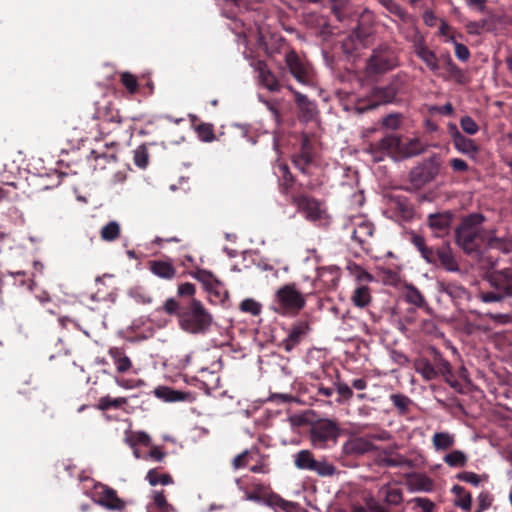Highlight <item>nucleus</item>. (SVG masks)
Masks as SVG:
<instances>
[{"label": "nucleus", "mask_w": 512, "mask_h": 512, "mask_svg": "<svg viewBox=\"0 0 512 512\" xmlns=\"http://www.w3.org/2000/svg\"><path fill=\"white\" fill-rule=\"evenodd\" d=\"M374 225L366 220H361L355 224L351 239L359 248L367 253L372 250V239L374 236Z\"/></svg>", "instance_id": "obj_15"}, {"label": "nucleus", "mask_w": 512, "mask_h": 512, "mask_svg": "<svg viewBox=\"0 0 512 512\" xmlns=\"http://www.w3.org/2000/svg\"><path fill=\"white\" fill-rule=\"evenodd\" d=\"M377 450L367 437H354L348 439L342 446V451L347 456H362Z\"/></svg>", "instance_id": "obj_17"}, {"label": "nucleus", "mask_w": 512, "mask_h": 512, "mask_svg": "<svg viewBox=\"0 0 512 512\" xmlns=\"http://www.w3.org/2000/svg\"><path fill=\"white\" fill-rule=\"evenodd\" d=\"M312 471L316 472L319 476L326 477L334 475L337 469L333 464L325 460H316L315 469H313Z\"/></svg>", "instance_id": "obj_55"}, {"label": "nucleus", "mask_w": 512, "mask_h": 512, "mask_svg": "<svg viewBox=\"0 0 512 512\" xmlns=\"http://www.w3.org/2000/svg\"><path fill=\"white\" fill-rule=\"evenodd\" d=\"M292 203L297 206L309 221H318L324 218L325 210L322 203L307 195H296L292 197Z\"/></svg>", "instance_id": "obj_12"}, {"label": "nucleus", "mask_w": 512, "mask_h": 512, "mask_svg": "<svg viewBox=\"0 0 512 512\" xmlns=\"http://www.w3.org/2000/svg\"><path fill=\"white\" fill-rule=\"evenodd\" d=\"M485 220L481 213H470L461 218L454 233L455 243L464 253H479L486 245L489 230L483 227Z\"/></svg>", "instance_id": "obj_1"}, {"label": "nucleus", "mask_w": 512, "mask_h": 512, "mask_svg": "<svg viewBox=\"0 0 512 512\" xmlns=\"http://www.w3.org/2000/svg\"><path fill=\"white\" fill-rule=\"evenodd\" d=\"M89 161H94V169L104 170L107 164H113L117 161V157L114 153L98 152L97 150H91L88 155Z\"/></svg>", "instance_id": "obj_34"}, {"label": "nucleus", "mask_w": 512, "mask_h": 512, "mask_svg": "<svg viewBox=\"0 0 512 512\" xmlns=\"http://www.w3.org/2000/svg\"><path fill=\"white\" fill-rule=\"evenodd\" d=\"M185 303H179L174 298H169L163 305V311L168 315H176L179 318V312Z\"/></svg>", "instance_id": "obj_60"}, {"label": "nucleus", "mask_w": 512, "mask_h": 512, "mask_svg": "<svg viewBox=\"0 0 512 512\" xmlns=\"http://www.w3.org/2000/svg\"><path fill=\"white\" fill-rule=\"evenodd\" d=\"M287 89L294 95L295 103L299 109V119L305 122L313 120L318 113L316 103L308 99L306 95L296 91L292 86H287Z\"/></svg>", "instance_id": "obj_18"}, {"label": "nucleus", "mask_w": 512, "mask_h": 512, "mask_svg": "<svg viewBox=\"0 0 512 512\" xmlns=\"http://www.w3.org/2000/svg\"><path fill=\"white\" fill-rule=\"evenodd\" d=\"M375 501L380 512H404L403 489L397 485L384 484L376 494Z\"/></svg>", "instance_id": "obj_7"}, {"label": "nucleus", "mask_w": 512, "mask_h": 512, "mask_svg": "<svg viewBox=\"0 0 512 512\" xmlns=\"http://www.w3.org/2000/svg\"><path fill=\"white\" fill-rule=\"evenodd\" d=\"M414 369L426 381L437 379V373L433 363L427 358H418L414 362Z\"/></svg>", "instance_id": "obj_32"}, {"label": "nucleus", "mask_w": 512, "mask_h": 512, "mask_svg": "<svg viewBox=\"0 0 512 512\" xmlns=\"http://www.w3.org/2000/svg\"><path fill=\"white\" fill-rule=\"evenodd\" d=\"M406 300L417 307H423L426 304L424 296L415 287L408 288L406 293Z\"/></svg>", "instance_id": "obj_57"}, {"label": "nucleus", "mask_w": 512, "mask_h": 512, "mask_svg": "<svg viewBox=\"0 0 512 512\" xmlns=\"http://www.w3.org/2000/svg\"><path fill=\"white\" fill-rule=\"evenodd\" d=\"M398 93V86L395 82H391L385 86L374 87L367 99H359L355 104V111L362 114L368 110L388 104L394 101Z\"/></svg>", "instance_id": "obj_6"}, {"label": "nucleus", "mask_w": 512, "mask_h": 512, "mask_svg": "<svg viewBox=\"0 0 512 512\" xmlns=\"http://www.w3.org/2000/svg\"><path fill=\"white\" fill-rule=\"evenodd\" d=\"M128 403L126 397L111 398L109 395L101 397L97 404L96 409L100 411H107L109 409H120Z\"/></svg>", "instance_id": "obj_38"}, {"label": "nucleus", "mask_w": 512, "mask_h": 512, "mask_svg": "<svg viewBox=\"0 0 512 512\" xmlns=\"http://www.w3.org/2000/svg\"><path fill=\"white\" fill-rule=\"evenodd\" d=\"M255 453L246 449L235 456L232 460V467L237 470L247 467L254 460Z\"/></svg>", "instance_id": "obj_46"}, {"label": "nucleus", "mask_w": 512, "mask_h": 512, "mask_svg": "<svg viewBox=\"0 0 512 512\" xmlns=\"http://www.w3.org/2000/svg\"><path fill=\"white\" fill-rule=\"evenodd\" d=\"M443 460L449 467L463 468L468 463V456L461 450H452L444 456Z\"/></svg>", "instance_id": "obj_39"}, {"label": "nucleus", "mask_w": 512, "mask_h": 512, "mask_svg": "<svg viewBox=\"0 0 512 512\" xmlns=\"http://www.w3.org/2000/svg\"><path fill=\"white\" fill-rule=\"evenodd\" d=\"M196 132L202 141L212 142L215 139L213 124L200 123L196 126Z\"/></svg>", "instance_id": "obj_53"}, {"label": "nucleus", "mask_w": 512, "mask_h": 512, "mask_svg": "<svg viewBox=\"0 0 512 512\" xmlns=\"http://www.w3.org/2000/svg\"><path fill=\"white\" fill-rule=\"evenodd\" d=\"M413 485L416 489L421 491H431L433 488L432 480L424 475H419L413 481Z\"/></svg>", "instance_id": "obj_64"}, {"label": "nucleus", "mask_w": 512, "mask_h": 512, "mask_svg": "<svg viewBox=\"0 0 512 512\" xmlns=\"http://www.w3.org/2000/svg\"><path fill=\"white\" fill-rule=\"evenodd\" d=\"M331 10L336 18L342 21L347 15L349 0H330Z\"/></svg>", "instance_id": "obj_54"}, {"label": "nucleus", "mask_w": 512, "mask_h": 512, "mask_svg": "<svg viewBox=\"0 0 512 512\" xmlns=\"http://www.w3.org/2000/svg\"><path fill=\"white\" fill-rule=\"evenodd\" d=\"M456 479L462 482L469 483L475 487L479 486L481 482V476L469 471H463L456 475Z\"/></svg>", "instance_id": "obj_61"}, {"label": "nucleus", "mask_w": 512, "mask_h": 512, "mask_svg": "<svg viewBox=\"0 0 512 512\" xmlns=\"http://www.w3.org/2000/svg\"><path fill=\"white\" fill-rule=\"evenodd\" d=\"M449 40L452 41L454 43V45H455V55H456V57L460 61H463V62L467 61L470 58V51L467 48V46H465L462 43L456 42L453 36H451Z\"/></svg>", "instance_id": "obj_63"}, {"label": "nucleus", "mask_w": 512, "mask_h": 512, "mask_svg": "<svg viewBox=\"0 0 512 512\" xmlns=\"http://www.w3.org/2000/svg\"><path fill=\"white\" fill-rule=\"evenodd\" d=\"M240 309L243 312L258 315L261 312V304L253 299H245L241 302Z\"/></svg>", "instance_id": "obj_62"}, {"label": "nucleus", "mask_w": 512, "mask_h": 512, "mask_svg": "<svg viewBox=\"0 0 512 512\" xmlns=\"http://www.w3.org/2000/svg\"><path fill=\"white\" fill-rule=\"evenodd\" d=\"M96 111L94 117L99 120H103L108 123H122L123 119L119 113V110L114 107L110 101H106L103 104L100 102L96 103Z\"/></svg>", "instance_id": "obj_20"}, {"label": "nucleus", "mask_w": 512, "mask_h": 512, "mask_svg": "<svg viewBox=\"0 0 512 512\" xmlns=\"http://www.w3.org/2000/svg\"><path fill=\"white\" fill-rule=\"evenodd\" d=\"M120 81L130 94H135L138 91L137 77L130 72L121 73Z\"/></svg>", "instance_id": "obj_52"}, {"label": "nucleus", "mask_w": 512, "mask_h": 512, "mask_svg": "<svg viewBox=\"0 0 512 512\" xmlns=\"http://www.w3.org/2000/svg\"><path fill=\"white\" fill-rule=\"evenodd\" d=\"M279 169L282 173V177L279 183V190L282 194L287 195L293 187L295 179L287 164H280Z\"/></svg>", "instance_id": "obj_41"}, {"label": "nucleus", "mask_w": 512, "mask_h": 512, "mask_svg": "<svg viewBox=\"0 0 512 512\" xmlns=\"http://www.w3.org/2000/svg\"><path fill=\"white\" fill-rule=\"evenodd\" d=\"M294 464L298 469L312 471L315 469L316 459L309 450H300L294 455Z\"/></svg>", "instance_id": "obj_36"}, {"label": "nucleus", "mask_w": 512, "mask_h": 512, "mask_svg": "<svg viewBox=\"0 0 512 512\" xmlns=\"http://www.w3.org/2000/svg\"><path fill=\"white\" fill-rule=\"evenodd\" d=\"M398 57L393 49L380 46L373 50L367 62V72L370 75L386 73L398 66Z\"/></svg>", "instance_id": "obj_8"}, {"label": "nucleus", "mask_w": 512, "mask_h": 512, "mask_svg": "<svg viewBox=\"0 0 512 512\" xmlns=\"http://www.w3.org/2000/svg\"><path fill=\"white\" fill-rule=\"evenodd\" d=\"M153 503L155 507L161 512H169L173 507L167 502L164 491H154Z\"/></svg>", "instance_id": "obj_56"}, {"label": "nucleus", "mask_w": 512, "mask_h": 512, "mask_svg": "<svg viewBox=\"0 0 512 512\" xmlns=\"http://www.w3.org/2000/svg\"><path fill=\"white\" fill-rule=\"evenodd\" d=\"M451 492L456 496L454 504L464 511H469L472 505V495L470 492L460 485H454Z\"/></svg>", "instance_id": "obj_33"}, {"label": "nucleus", "mask_w": 512, "mask_h": 512, "mask_svg": "<svg viewBox=\"0 0 512 512\" xmlns=\"http://www.w3.org/2000/svg\"><path fill=\"white\" fill-rule=\"evenodd\" d=\"M390 399L400 414H406L412 403L411 399L403 394H392Z\"/></svg>", "instance_id": "obj_50"}, {"label": "nucleus", "mask_w": 512, "mask_h": 512, "mask_svg": "<svg viewBox=\"0 0 512 512\" xmlns=\"http://www.w3.org/2000/svg\"><path fill=\"white\" fill-rule=\"evenodd\" d=\"M400 138L396 135L389 134L379 141L370 145L372 152H383L387 154L396 153L400 147Z\"/></svg>", "instance_id": "obj_24"}, {"label": "nucleus", "mask_w": 512, "mask_h": 512, "mask_svg": "<svg viewBox=\"0 0 512 512\" xmlns=\"http://www.w3.org/2000/svg\"><path fill=\"white\" fill-rule=\"evenodd\" d=\"M436 261L447 271L455 272L459 270V265L449 246H443L435 251Z\"/></svg>", "instance_id": "obj_28"}, {"label": "nucleus", "mask_w": 512, "mask_h": 512, "mask_svg": "<svg viewBox=\"0 0 512 512\" xmlns=\"http://www.w3.org/2000/svg\"><path fill=\"white\" fill-rule=\"evenodd\" d=\"M305 305L306 297L297 288L296 283H287L275 292L271 309L281 316H295Z\"/></svg>", "instance_id": "obj_3"}, {"label": "nucleus", "mask_w": 512, "mask_h": 512, "mask_svg": "<svg viewBox=\"0 0 512 512\" xmlns=\"http://www.w3.org/2000/svg\"><path fill=\"white\" fill-rule=\"evenodd\" d=\"M415 53L431 71L436 72L439 70L438 58L436 54L424 43H419L415 46Z\"/></svg>", "instance_id": "obj_29"}, {"label": "nucleus", "mask_w": 512, "mask_h": 512, "mask_svg": "<svg viewBox=\"0 0 512 512\" xmlns=\"http://www.w3.org/2000/svg\"><path fill=\"white\" fill-rule=\"evenodd\" d=\"M401 124V115L397 113H391L385 116L382 119V126L391 129V130H397L399 129Z\"/></svg>", "instance_id": "obj_59"}, {"label": "nucleus", "mask_w": 512, "mask_h": 512, "mask_svg": "<svg viewBox=\"0 0 512 512\" xmlns=\"http://www.w3.org/2000/svg\"><path fill=\"white\" fill-rule=\"evenodd\" d=\"M309 325L305 321H299L292 325L287 337L283 339L281 347L286 352H291L296 346L300 344L302 339L307 335Z\"/></svg>", "instance_id": "obj_19"}, {"label": "nucleus", "mask_w": 512, "mask_h": 512, "mask_svg": "<svg viewBox=\"0 0 512 512\" xmlns=\"http://www.w3.org/2000/svg\"><path fill=\"white\" fill-rule=\"evenodd\" d=\"M134 163L137 167L145 169L149 163V153L146 145H140L134 150Z\"/></svg>", "instance_id": "obj_47"}, {"label": "nucleus", "mask_w": 512, "mask_h": 512, "mask_svg": "<svg viewBox=\"0 0 512 512\" xmlns=\"http://www.w3.org/2000/svg\"><path fill=\"white\" fill-rule=\"evenodd\" d=\"M146 479L151 486L158 484L169 485L173 483V478L170 474H161L158 469H150L147 472Z\"/></svg>", "instance_id": "obj_44"}, {"label": "nucleus", "mask_w": 512, "mask_h": 512, "mask_svg": "<svg viewBox=\"0 0 512 512\" xmlns=\"http://www.w3.org/2000/svg\"><path fill=\"white\" fill-rule=\"evenodd\" d=\"M194 278L203 283L206 289L213 283L219 285V279L210 271L198 269L194 274Z\"/></svg>", "instance_id": "obj_48"}, {"label": "nucleus", "mask_w": 512, "mask_h": 512, "mask_svg": "<svg viewBox=\"0 0 512 512\" xmlns=\"http://www.w3.org/2000/svg\"><path fill=\"white\" fill-rule=\"evenodd\" d=\"M379 508L375 498L370 496L366 497L362 504H354L352 512H380Z\"/></svg>", "instance_id": "obj_51"}, {"label": "nucleus", "mask_w": 512, "mask_h": 512, "mask_svg": "<svg viewBox=\"0 0 512 512\" xmlns=\"http://www.w3.org/2000/svg\"><path fill=\"white\" fill-rule=\"evenodd\" d=\"M121 235V226L117 221H110L100 230V237L105 242H113Z\"/></svg>", "instance_id": "obj_40"}, {"label": "nucleus", "mask_w": 512, "mask_h": 512, "mask_svg": "<svg viewBox=\"0 0 512 512\" xmlns=\"http://www.w3.org/2000/svg\"><path fill=\"white\" fill-rule=\"evenodd\" d=\"M438 290L440 293L447 294L453 300L463 299L467 294L466 289L462 285L449 281L438 282Z\"/></svg>", "instance_id": "obj_31"}, {"label": "nucleus", "mask_w": 512, "mask_h": 512, "mask_svg": "<svg viewBox=\"0 0 512 512\" xmlns=\"http://www.w3.org/2000/svg\"><path fill=\"white\" fill-rule=\"evenodd\" d=\"M154 394L157 398L162 399L166 402H179L185 401L188 394L182 391L174 390L167 386H159L154 390Z\"/></svg>", "instance_id": "obj_30"}, {"label": "nucleus", "mask_w": 512, "mask_h": 512, "mask_svg": "<svg viewBox=\"0 0 512 512\" xmlns=\"http://www.w3.org/2000/svg\"><path fill=\"white\" fill-rule=\"evenodd\" d=\"M314 146L307 134L301 138L300 150L292 156L293 165L303 174H308V167L313 163Z\"/></svg>", "instance_id": "obj_14"}, {"label": "nucleus", "mask_w": 512, "mask_h": 512, "mask_svg": "<svg viewBox=\"0 0 512 512\" xmlns=\"http://www.w3.org/2000/svg\"><path fill=\"white\" fill-rule=\"evenodd\" d=\"M213 317L201 301L192 298L179 312L180 328L190 334H203L212 324Z\"/></svg>", "instance_id": "obj_2"}, {"label": "nucleus", "mask_w": 512, "mask_h": 512, "mask_svg": "<svg viewBox=\"0 0 512 512\" xmlns=\"http://www.w3.org/2000/svg\"><path fill=\"white\" fill-rule=\"evenodd\" d=\"M452 220L453 214L450 211L433 213L427 217V226L434 237L442 238L449 234Z\"/></svg>", "instance_id": "obj_16"}, {"label": "nucleus", "mask_w": 512, "mask_h": 512, "mask_svg": "<svg viewBox=\"0 0 512 512\" xmlns=\"http://www.w3.org/2000/svg\"><path fill=\"white\" fill-rule=\"evenodd\" d=\"M91 497L95 503L111 511H123L126 508V502L118 496L117 491L102 483L94 485Z\"/></svg>", "instance_id": "obj_11"}, {"label": "nucleus", "mask_w": 512, "mask_h": 512, "mask_svg": "<svg viewBox=\"0 0 512 512\" xmlns=\"http://www.w3.org/2000/svg\"><path fill=\"white\" fill-rule=\"evenodd\" d=\"M447 129L452 138L455 149L469 158L475 159L480 151L476 142L473 139L464 136L454 123H449Z\"/></svg>", "instance_id": "obj_13"}, {"label": "nucleus", "mask_w": 512, "mask_h": 512, "mask_svg": "<svg viewBox=\"0 0 512 512\" xmlns=\"http://www.w3.org/2000/svg\"><path fill=\"white\" fill-rule=\"evenodd\" d=\"M390 207L403 220H410L414 215V208L405 196H395L390 200Z\"/></svg>", "instance_id": "obj_23"}, {"label": "nucleus", "mask_w": 512, "mask_h": 512, "mask_svg": "<svg viewBox=\"0 0 512 512\" xmlns=\"http://www.w3.org/2000/svg\"><path fill=\"white\" fill-rule=\"evenodd\" d=\"M246 498L255 502H264L271 507H278L285 512H293L295 508L294 503L274 494L270 487L263 483H253L251 491L246 493Z\"/></svg>", "instance_id": "obj_9"}, {"label": "nucleus", "mask_w": 512, "mask_h": 512, "mask_svg": "<svg viewBox=\"0 0 512 512\" xmlns=\"http://www.w3.org/2000/svg\"><path fill=\"white\" fill-rule=\"evenodd\" d=\"M409 503L413 504L412 510L414 512H433L435 509L434 502L426 497H415Z\"/></svg>", "instance_id": "obj_45"}, {"label": "nucleus", "mask_w": 512, "mask_h": 512, "mask_svg": "<svg viewBox=\"0 0 512 512\" xmlns=\"http://www.w3.org/2000/svg\"><path fill=\"white\" fill-rule=\"evenodd\" d=\"M372 300L370 288L366 285H358L351 296V301L354 306L364 308L369 305Z\"/></svg>", "instance_id": "obj_35"}, {"label": "nucleus", "mask_w": 512, "mask_h": 512, "mask_svg": "<svg viewBox=\"0 0 512 512\" xmlns=\"http://www.w3.org/2000/svg\"><path fill=\"white\" fill-rule=\"evenodd\" d=\"M411 242L420 251L422 257L429 263L436 262V254L432 248H429L425 244V239L419 234L413 233L411 236Z\"/></svg>", "instance_id": "obj_37"}, {"label": "nucleus", "mask_w": 512, "mask_h": 512, "mask_svg": "<svg viewBox=\"0 0 512 512\" xmlns=\"http://www.w3.org/2000/svg\"><path fill=\"white\" fill-rule=\"evenodd\" d=\"M257 70L259 72V78L261 84L271 92H277L280 90L281 85L276 76L268 69L267 65L263 61L257 63Z\"/></svg>", "instance_id": "obj_25"}, {"label": "nucleus", "mask_w": 512, "mask_h": 512, "mask_svg": "<svg viewBox=\"0 0 512 512\" xmlns=\"http://www.w3.org/2000/svg\"><path fill=\"white\" fill-rule=\"evenodd\" d=\"M460 127L468 135H475L479 131L478 124L470 116H463L460 119Z\"/></svg>", "instance_id": "obj_58"}, {"label": "nucleus", "mask_w": 512, "mask_h": 512, "mask_svg": "<svg viewBox=\"0 0 512 512\" xmlns=\"http://www.w3.org/2000/svg\"><path fill=\"white\" fill-rule=\"evenodd\" d=\"M433 365L437 373V378L442 375L446 381H449V378L453 376L450 363L439 353L435 354Z\"/></svg>", "instance_id": "obj_42"}, {"label": "nucleus", "mask_w": 512, "mask_h": 512, "mask_svg": "<svg viewBox=\"0 0 512 512\" xmlns=\"http://www.w3.org/2000/svg\"><path fill=\"white\" fill-rule=\"evenodd\" d=\"M378 2L387 9L391 14L399 17L401 20H405L407 12L401 5L395 0H378Z\"/></svg>", "instance_id": "obj_49"}, {"label": "nucleus", "mask_w": 512, "mask_h": 512, "mask_svg": "<svg viewBox=\"0 0 512 512\" xmlns=\"http://www.w3.org/2000/svg\"><path fill=\"white\" fill-rule=\"evenodd\" d=\"M338 423L330 419H319L309 429V440L315 449H327L336 445L340 436Z\"/></svg>", "instance_id": "obj_5"}, {"label": "nucleus", "mask_w": 512, "mask_h": 512, "mask_svg": "<svg viewBox=\"0 0 512 512\" xmlns=\"http://www.w3.org/2000/svg\"><path fill=\"white\" fill-rule=\"evenodd\" d=\"M118 373H126L132 367L130 358L121 347H111L108 351Z\"/></svg>", "instance_id": "obj_27"}, {"label": "nucleus", "mask_w": 512, "mask_h": 512, "mask_svg": "<svg viewBox=\"0 0 512 512\" xmlns=\"http://www.w3.org/2000/svg\"><path fill=\"white\" fill-rule=\"evenodd\" d=\"M376 451L374 462L379 467H400L405 463V459L399 454H394L392 448L381 450L377 448Z\"/></svg>", "instance_id": "obj_21"}, {"label": "nucleus", "mask_w": 512, "mask_h": 512, "mask_svg": "<svg viewBox=\"0 0 512 512\" xmlns=\"http://www.w3.org/2000/svg\"><path fill=\"white\" fill-rule=\"evenodd\" d=\"M487 280L492 291L480 292L479 298L485 303L500 302L512 298V269L505 268L491 272Z\"/></svg>", "instance_id": "obj_4"}, {"label": "nucleus", "mask_w": 512, "mask_h": 512, "mask_svg": "<svg viewBox=\"0 0 512 512\" xmlns=\"http://www.w3.org/2000/svg\"><path fill=\"white\" fill-rule=\"evenodd\" d=\"M432 441L436 450H447L451 448L455 443L454 436L446 432L435 433L433 435Z\"/></svg>", "instance_id": "obj_43"}, {"label": "nucleus", "mask_w": 512, "mask_h": 512, "mask_svg": "<svg viewBox=\"0 0 512 512\" xmlns=\"http://www.w3.org/2000/svg\"><path fill=\"white\" fill-rule=\"evenodd\" d=\"M285 64L290 74L301 84L310 85L313 83L314 72L311 64L301 58L298 53L289 49L285 54Z\"/></svg>", "instance_id": "obj_10"}, {"label": "nucleus", "mask_w": 512, "mask_h": 512, "mask_svg": "<svg viewBox=\"0 0 512 512\" xmlns=\"http://www.w3.org/2000/svg\"><path fill=\"white\" fill-rule=\"evenodd\" d=\"M149 269L150 271L166 280H171L176 275V269L173 266L171 261H164V260H153L149 262Z\"/></svg>", "instance_id": "obj_26"}, {"label": "nucleus", "mask_w": 512, "mask_h": 512, "mask_svg": "<svg viewBox=\"0 0 512 512\" xmlns=\"http://www.w3.org/2000/svg\"><path fill=\"white\" fill-rule=\"evenodd\" d=\"M485 247L510 253L512 251V235L497 236L494 230H489Z\"/></svg>", "instance_id": "obj_22"}]
</instances>
